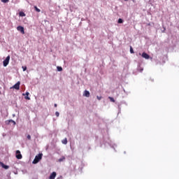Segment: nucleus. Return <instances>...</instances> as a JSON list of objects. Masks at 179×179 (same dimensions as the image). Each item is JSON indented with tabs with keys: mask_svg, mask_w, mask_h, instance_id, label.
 Wrapping results in <instances>:
<instances>
[{
	"mask_svg": "<svg viewBox=\"0 0 179 179\" xmlns=\"http://www.w3.org/2000/svg\"><path fill=\"white\" fill-rule=\"evenodd\" d=\"M43 158V154H38L35 157V159L33 161V164H38Z\"/></svg>",
	"mask_w": 179,
	"mask_h": 179,
	"instance_id": "obj_1",
	"label": "nucleus"
},
{
	"mask_svg": "<svg viewBox=\"0 0 179 179\" xmlns=\"http://www.w3.org/2000/svg\"><path fill=\"white\" fill-rule=\"evenodd\" d=\"M10 59V56H7L6 59L3 60V65L4 67H6L9 64Z\"/></svg>",
	"mask_w": 179,
	"mask_h": 179,
	"instance_id": "obj_2",
	"label": "nucleus"
},
{
	"mask_svg": "<svg viewBox=\"0 0 179 179\" xmlns=\"http://www.w3.org/2000/svg\"><path fill=\"white\" fill-rule=\"evenodd\" d=\"M17 30L20 31L22 34H25L24 27L19 25L17 27Z\"/></svg>",
	"mask_w": 179,
	"mask_h": 179,
	"instance_id": "obj_3",
	"label": "nucleus"
},
{
	"mask_svg": "<svg viewBox=\"0 0 179 179\" xmlns=\"http://www.w3.org/2000/svg\"><path fill=\"white\" fill-rule=\"evenodd\" d=\"M16 158L17 159H22V155L21 154V152L20 150L16 151Z\"/></svg>",
	"mask_w": 179,
	"mask_h": 179,
	"instance_id": "obj_4",
	"label": "nucleus"
},
{
	"mask_svg": "<svg viewBox=\"0 0 179 179\" xmlns=\"http://www.w3.org/2000/svg\"><path fill=\"white\" fill-rule=\"evenodd\" d=\"M13 88L17 90H20V81H17V83H16V84H15V85H13Z\"/></svg>",
	"mask_w": 179,
	"mask_h": 179,
	"instance_id": "obj_5",
	"label": "nucleus"
},
{
	"mask_svg": "<svg viewBox=\"0 0 179 179\" xmlns=\"http://www.w3.org/2000/svg\"><path fill=\"white\" fill-rule=\"evenodd\" d=\"M142 57L145 58V59H150L149 55H148V53H145V52H143V53H142Z\"/></svg>",
	"mask_w": 179,
	"mask_h": 179,
	"instance_id": "obj_6",
	"label": "nucleus"
},
{
	"mask_svg": "<svg viewBox=\"0 0 179 179\" xmlns=\"http://www.w3.org/2000/svg\"><path fill=\"white\" fill-rule=\"evenodd\" d=\"M56 177H57V173L56 172H53L50 176L49 179H55Z\"/></svg>",
	"mask_w": 179,
	"mask_h": 179,
	"instance_id": "obj_7",
	"label": "nucleus"
},
{
	"mask_svg": "<svg viewBox=\"0 0 179 179\" xmlns=\"http://www.w3.org/2000/svg\"><path fill=\"white\" fill-rule=\"evenodd\" d=\"M83 96L85 97H90V92H89V91H87V90H85V91H84Z\"/></svg>",
	"mask_w": 179,
	"mask_h": 179,
	"instance_id": "obj_8",
	"label": "nucleus"
},
{
	"mask_svg": "<svg viewBox=\"0 0 179 179\" xmlns=\"http://www.w3.org/2000/svg\"><path fill=\"white\" fill-rule=\"evenodd\" d=\"M0 165L1 166L2 168L5 169H8L10 168L8 166L5 165L3 162H0Z\"/></svg>",
	"mask_w": 179,
	"mask_h": 179,
	"instance_id": "obj_9",
	"label": "nucleus"
},
{
	"mask_svg": "<svg viewBox=\"0 0 179 179\" xmlns=\"http://www.w3.org/2000/svg\"><path fill=\"white\" fill-rule=\"evenodd\" d=\"M25 95H26V96H24V99H25L26 100H31V98L29 97V92H26Z\"/></svg>",
	"mask_w": 179,
	"mask_h": 179,
	"instance_id": "obj_10",
	"label": "nucleus"
},
{
	"mask_svg": "<svg viewBox=\"0 0 179 179\" xmlns=\"http://www.w3.org/2000/svg\"><path fill=\"white\" fill-rule=\"evenodd\" d=\"M34 9L37 13H41V9L37 7V6H34Z\"/></svg>",
	"mask_w": 179,
	"mask_h": 179,
	"instance_id": "obj_11",
	"label": "nucleus"
},
{
	"mask_svg": "<svg viewBox=\"0 0 179 179\" xmlns=\"http://www.w3.org/2000/svg\"><path fill=\"white\" fill-rule=\"evenodd\" d=\"M19 15H20V17H25L26 16L25 13L22 12V11L20 12Z\"/></svg>",
	"mask_w": 179,
	"mask_h": 179,
	"instance_id": "obj_12",
	"label": "nucleus"
},
{
	"mask_svg": "<svg viewBox=\"0 0 179 179\" xmlns=\"http://www.w3.org/2000/svg\"><path fill=\"white\" fill-rule=\"evenodd\" d=\"M108 99H110V101L113 103H115V99H114V98H113V96H109Z\"/></svg>",
	"mask_w": 179,
	"mask_h": 179,
	"instance_id": "obj_13",
	"label": "nucleus"
},
{
	"mask_svg": "<svg viewBox=\"0 0 179 179\" xmlns=\"http://www.w3.org/2000/svg\"><path fill=\"white\" fill-rule=\"evenodd\" d=\"M62 143L63 144H64V145H66V144L68 143V140H67L66 138H64V139L62 141Z\"/></svg>",
	"mask_w": 179,
	"mask_h": 179,
	"instance_id": "obj_14",
	"label": "nucleus"
},
{
	"mask_svg": "<svg viewBox=\"0 0 179 179\" xmlns=\"http://www.w3.org/2000/svg\"><path fill=\"white\" fill-rule=\"evenodd\" d=\"M10 123H13V125H16V122L15 121H13V120H9L7 124H10Z\"/></svg>",
	"mask_w": 179,
	"mask_h": 179,
	"instance_id": "obj_15",
	"label": "nucleus"
},
{
	"mask_svg": "<svg viewBox=\"0 0 179 179\" xmlns=\"http://www.w3.org/2000/svg\"><path fill=\"white\" fill-rule=\"evenodd\" d=\"M117 22H118L119 24L123 23L122 19V18H119Z\"/></svg>",
	"mask_w": 179,
	"mask_h": 179,
	"instance_id": "obj_16",
	"label": "nucleus"
},
{
	"mask_svg": "<svg viewBox=\"0 0 179 179\" xmlns=\"http://www.w3.org/2000/svg\"><path fill=\"white\" fill-rule=\"evenodd\" d=\"M58 71H62V67H60L59 66H57V67Z\"/></svg>",
	"mask_w": 179,
	"mask_h": 179,
	"instance_id": "obj_17",
	"label": "nucleus"
},
{
	"mask_svg": "<svg viewBox=\"0 0 179 179\" xmlns=\"http://www.w3.org/2000/svg\"><path fill=\"white\" fill-rule=\"evenodd\" d=\"M64 160H65V157H62V158H60V159H59V162H64Z\"/></svg>",
	"mask_w": 179,
	"mask_h": 179,
	"instance_id": "obj_18",
	"label": "nucleus"
},
{
	"mask_svg": "<svg viewBox=\"0 0 179 179\" xmlns=\"http://www.w3.org/2000/svg\"><path fill=\"white\" fill-rule=\"evenodd\" d=\"M130 52H131V54H134V53L133 48L131 46H130Z\"/></svg>",
	"mask_w": 179,
	"mask_h": 179,
	"instance_id": "obj_19",
	"label": "nucleus"
},
{
	"mask_svg": "<svg viewBox=\"0 0 179 179\" xmlns=\"http://www.w3.org/2000/svg\"><path fill=\"white\" fill-rule=\"evenodd\" d=\"M2 3H6L9 2V0H1Z\"/></svg>",
	"mask_w": 179,
	"mask_h": 179,
	"instance_id": "obj_20",
	"label": "nucleus"
},
{
	"mask_svg": "<svg viewBox=\"0 0 179 179\" xmlns=\"http://www.w3.org/2000/svg\"><path fill=\"white\" fill-rule=\"evenodd\" d=\"M55 115L59 117V112H56L55 113Z\"/></svg>",
	"mask_w": 179,
	"mask_h": 179,
	"instance_id": "obj_21",
	"label": "nucleus"
},
{
	"mask_svg": "<svg viewBox=\"0 0 179 179\" xmlns=\"http://www.w3.org/2000/svg\"><path fill=\"white\" fill-rule=\"evenodd\" d=\"M96 99L100 101L101 100V96H99V95H97Z\"/></svg>",
	"mask_w": 179,
	"mask_h": 179,
	"instance_id": "obj_22",
	"label": "nucleus"
},
{
	"mask_svg": "<svg viewBox=\"0 0 179 179\" xmlns=\"http://www.w3.org/2000/svg\"><path fill=\"white\" fill-rule=\"evenodd\" d=\"M27 139H28V140H31V136L30 135H28V136H27Z\"/></svg>",
	"mask_w": 179,
	"mask_h": 179,
	"instance_id": "obj_23",
	"label": "nucleus"
},
{
	"mask_svg": "<svg viewBox=\"0 0 179 179\" xmlns=\"http://www.w3.org/2000/svg\"><path fill=\"white\" fill-rule=\"evenodd\" d=\"M22 69H23V71H26L27 69V67H22Z\"/></svg>",
	"mask_w": 179,
	"mask_h": 179,
	"instance_id": "obj_24",
	"label": "nucleus"
},
{
	"mask_svg": "<svg viewBox=\"0 0 179 179\" xmlns=\"http://www.w3.org/2000/svg\"><path fill=\"white\" fill-rule=\"evenodd\" d=\"M55 107L57 108V103H55Z\"/></svg>",
	"mask_w": 179,
	"mask_h": 179,
	"instance_id": "obj_25",
	"label": "nucleus"
},
{
	"mask_svg": "<svg viewBox=\"0 0 179 179\" xmlns=\"http://www.w3.org/2000/svg\"><path fill=\"white\" fill-rule=\"evenodd\" d=\"M124 1H127L128 0H124Z\"/></svg>",
	"mask_w": 179,
	"mask_h": 179,
	"instance_id": "obj_26",
	"label": "nucleus"
}]
</instances>
